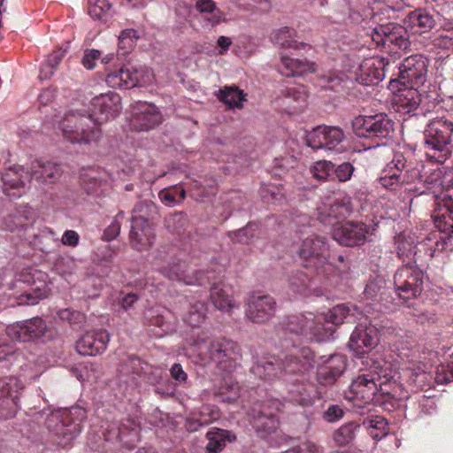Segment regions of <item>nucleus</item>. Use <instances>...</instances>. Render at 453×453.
Returning <instances> with one entry per match:
<instances>
[{"label": "nucleus", "instance_id": "1", "mask_svg": "<svg viewBox=\"0 0 453 453\" xmlns=\"http://www.w3.org/2000/svg\"><path fill=\"white\" fill-rule=\"evenodd\" d=\"M316 357L313 351L308 347H293L282 357L270 356L256 362L250 372L257 378L265 380H281L286 383L296 385V392L289 390L288 399L302 406L311 404V398L303 388L309 372L314 368Z\"/></svg>", "mask_w": 453, "mask_h": 453}, {"label": "nucleus", "instance_id": "2", "mask_svg": "<svg viewBox=\"0 0 453 453\" xmlns=\"http://www.w3.org/2000/svg\"><path fill=\"white\" fill-rule=\"evenodd\" d=\"M360 313L357 306L342 303L333 307L326 314L307 312L289 316L281 326L286 334H293L304 342H321L333 334V326L354 322L357 314Z\"/></svg>", "mask_w": 453, "mask_h": 453}, {"label": "nucleus", "instance_id": "3", "mask_svg": "<svg viewBox=\"0 0 453 453\" xmlns=\"http://www.w3.org/2000/svg\"><path fill=\"white\" fill-rule=\"evenodd\" d=\"M363 363L369 366V372L351 382L347 395V398L358 407L372 402L377 393L385 394L382 387L392 377L390 364L383 359L367 357Z\"/></svg>", "mask_w": 453, "mask_h": 453}, {"label": "nucleus", "instance_id": "4", "mask_svg": "<svg viewBox=\"0 0 453 453\" xmlns=\"http://www.w3.org/2000/svg\"><path fill=\"white\" fill-rule=\"evenodd\" d=\"M194 353L203 364H217L221 369L231 370L241 357L240 346L226 338H198L194 344Z\"/></svg>", "mask_w": 453, "mask_h": 453}, {"label": "nucleus", "instance_id": "5", "mask_svg": "<svg viewBox=\"0 0 453 453\" xmlns=\"http://www.w3.org/2000/svg\"><path fill=\"white\" fill-rule=\"evenodd\" d=\"M63 136L72 143H88L100 135V128L92 114L70 111L59 122Z\"/></svg>", "mask_w": 453, "mask_h": 453}, {"label": "nucleus", "instance_id": "6", "mask_svg": "<svg viewBox=\"0 0 453 453\" xmlns=\"http://www.w3.org/2000/svg\"><path fill=\"white\" fill-rule=\"evenodd\" d=\"M9 294L18 305H35L49 295V288L44 280L31 273H20L9 284Z\"/></svg>", "mask_w": 453, "mask_h": 453}, {"label": "nucleus", "instance_id": "7", "mask_svg": "<svg viewBox=\"0 0 453 453\" xmlns=\"http://www.w3.org/2000/svg\"><path fill=\"white\" fill-rule=\"evenodd\" d=\"M299 256L304 267L316 271L319 275L326 276L333 270L326 237L314 234L305 238L300 247Z\"/></svg>", "mask_w": 453, "mask_h": 453}, {"label": "nucleus", "instance_id": "8", "mask_svg": "<svg viewBox=\"0 0 453 453\" xmlns=\"http://www.w3.org/2000/svg\"><path fill=\"white\" fill-rule=\"evenodd\" d=\"M86 418V411L81 407H73L61 419L52 415L47 419L49 431L57 436L58 444L66 446L81 432V421Z\"/></svg>", "mask_w": 453, "mask_h": 453}, {"label": "nucleus", "instance_id": "9", "mask_svg": "<svg viewBox=\"0 0 453 453\" xmlns=\"http://www.w3.org/2000/svg\"><path fill=\"white\" fill-rule=\"evenodd\" d=\"M354 133L363 138L376 139L383 144V140L391 137L394 133V121L386 113L359 115L353 119Z\"/></svg>", "mask_w": 453, "mask_h": 453}, {"label": "nucleus", "instance_id": "10", "mask_svg": "<svg viewBox=\"0 0 453 453\" xmlns=\"http://www.w3.org/2000/svg\"><path fill=\"white\" fill-rule=\"evenodd\" d=\"M424 136L426 152H433V157L439 152L445 157L449 153V145L453 141V122L444 117L434 118L428 122Z\"/></svg>", "mask_w": 453, "mask_h": 453}, {"label": "nucleus", "instance_id": "11", "mask_svg": "<svg viewBox=\"0 0 453 453\" xmlns=\"http://www.w3.org/2000/svg\"><path fill=\"white\" fill-rule=\"evenodd\" d=\"M425 274L416 265H405L394 275V292L400 300L406 303L418 297L424 289Z\"/></svg>", "mask_w": 453, "mask_h": 453}, {"label": "nucleus", "instance_id": "12", "mask_svg": "<svg viewBox=\"0 0 453 453\" xmlns=\"http://www.w3.org/2000/svg\"><path fill=\"white\" fill-rule=\"evenodd\" d=\"M371 37L377 46L388 47L390 50H406L410 46L407 28L394 22L376 26Z\"/></svg>", "mask_w": 453, "mask_h": 453}, {"label": "nucleus", "instance_id": "13", "mask_svg": "<svg viewBox=\"0 0 453 453\" xmlns=\"http://www.w3.org/2000/svg\"><path fill=\"white\" fill-rule=\"evenodd\" d=\"M344 132L338 127L319 126L308 133L307 145L313 150L342 151Z\"/></svg>", "mask_w": 453, "mask_h": 453}, {"label": "nucleus", "instance_id": "14", "mask_svg": "<svg viewBox=\"0 0 453 453\" xmlns=\"http://www.w3.org/2000/svg\"><path fill=\"white\" fill-rule=\"evenodd\" d=\"M23 388L24 385L18 377L0 378V419H9L16 415L19 391Z\"/></svg>", "mask_w": 453, "mask_h": 453}, {"label": "nucleus", "instance_id": "15", "mask_svg": "<svg viewBox=\"0 0 453 453\" xmlns=\"http://www.w3.org/2000/svg\"><path fill=\"white\" fill-rule=\"evenodd\" d=\"M428 60L422 55L406 58L400 65L398 81L403 86L418 87L426 80Z\"/></svg>", "mask_w": 453, "mask_h": 453}, {"label": "nucleus", "instance_id": "16", "mask_svg": "<svg viewBox=\"0 0 453 453\" xmlns=\"http://www.w3.org/2000/svg\"><path fill=\"white\" fill-rule=\"evenodd\" d=\"M146 73L149 72L142 67L126 65L119 70L108 73L105 81L109 87L128 89L148 82L149 78L145 79Z\"/></svg>", "mask_w": 453, "mask_h": 453}, {"label": "nucleus", "instance_id": "17", "mask_svg": "<svg viewBox=\"0 0 453 453\" xmlns=\"http://www.w3.org/2000/svg\"><path fill=\"white\" fill-rule=\"evenodd\" d=\"M6 332L9 337L18 342H35L45 335L47 325L42 318L35 317L9 326Z\"/></svg>", "mask_w": 453, "mask_h": 453}, {"label": "nucleus", "instance_id": "18", "mask_svg": "<svg viewBox=\"0 0 453 453\" xmlns=\"http://www.w3.org/2000/svg\"><path fill=\"white\" fill-rule=\"evenodd\" d=\"M379 341V332L375 326L359 324L352 332L348 346L356 357H364Z\"/></svg>", "mask_w": 453, "mask_h": 453}, {"label": "nucleus", "instance_id": "19", "mask_svg": "<svg viewBox=\"0 0 453 453\" xmlns=\"http://www.w3.org/2000/svg\"><path fill=\"white\" fill-rule=\"evenodd\" d=\"M122 109L121 97L115 92H108L95 96L91 101L92 116H96V122H101L119 116Z\"/></svg>", "mask_w": 453, "mask_h": 453}, {"label": "nucleus", "instance_id": "20", "mask_svg": "<svg viewBox=\"0 0 453 453\" xmlns=\"http://www.w3.org/2000/svg\"><path fill=\"white\" fill-rule=\"evenodd\" d=\"M278 408H272L265 403H257L250 413V422L257 434L265 438L274 432L278 426L276 411Z\"/></svg>", "mask_w": 453, "mask_h": 453}, {"label": "nucleus", "instance_id": "21", "mask_svg": "<svg viewBox=\"0 0 453 453\" xmlns=\"http://www.w3.org/2000/svg\"><path fill=\"white\" fill-rule=\"evenodd\" d=\"M370 226L361 221H347L334 231V239L347 247L365 243Z\"/></svg>", "mask_w": 453, "mask_h": 453}, {"label": "nucleus", "instance_id": "22", "mask_svg": "<svg viewBox=\"0 0 453 453\" xmlns=\"http://www.w3.org/2000/svg\"><path fill=\"white\" fill-rule=\"evenodd\" d=\"M276 308V302L271 296L253 295L248 300L246 315L253 323H265L275 315Z\"/></svg>", "mask_w": 453, "mask_h": 453}, {"label": "nucleus", "instance_id": "23", "mask_svg": "<svg viewBox=\"0 0 453 453\" xmlns=\"http://www.w3.org/2000/svg\"><path fill=\"white\" fill-rule=\"evenodd\" d=\"M155 238L154 230L148 219L142 217H132L129 240L133 249L138 251L147 250L154 243Z\"/></svg>", "mask_w": 453, "mask_h": 453}, {"label": "nucleus", "instance_id": "24", "mask_svg": "<svg viewBox=\"0 0 453 453\" xmlns=\"http://www.w3.org/2000/svg\"><path fill=\"white\" fill-rule=\"evenodd\" d=\"M161 120V113L154 104L140 103L135 107L130 126L132 129L138 132L149 131L158 126Z\"/></svg>", "mask_w": 453, "mask_h": 453}, {"label": "nucleus", "instance_id": "25", "mask_svg": "<svg viewBox=\"0 0 453 453\" xmlns=\"http://www.w3.org/2000/svg\"><path fill=\"white\" fill-rule=\"evenodd\" d=\"M186 270V264L178 262L164 266L160 272L169 280L183 283L184 285L203 286L210 283V279L203 271H196L192 274H187Z\"/></svg>", "mask_w": 453, "mask_h": 453}, {"label": "nucleus", "instance_id": "26", "mask_svg": "<svg viewBox=\"0 0 453 453\" xmlns=\"http://www.w3.org/2000/svg\"><path fill=\"white\" fill-rule=\"evenodd\" d=\"M317 379L319 384L324 386L333 385L346 369V361L343 356L339 354L330 355L327 357L321 356Z\"/></svg>", "mask_w": 453, "mask_h": 453}, {"label": "nucleus", "instance_id": "27", "mask_svg": "<svg viewBox=\"0 0 453 453\" xmlns=\"http://www.w3.org/2000/svg\"><path fill=\"white\" fill-rule=\"evenodd\" d=\"M110 334L105 329L87 332L76 342V349L83 356H96L106 349Z\"/></svg>", "mask_w": 453, "mask_h": 453}, {"label": "nucleus", "instance_id": "28", "mask_svg": "<svg viewBox=\"0 0 453 453\" xmlns=\"http://www.w3.org/2000/svg\"><path fill=\"white\" fill-rule=\"evenodd\" d=\"M137 425L132 419L125 421L112 422L108 425L104 432L105 441L112 442H123L127 446H131L137 437Z\"/></svg>", "mask_w": 453, "mask_h": 453}, {"label": "nucleus", "instance_id": "29", "mask_svg": "<svg viewBox=\"0 0 453 453\" xmlns=\"http://www.w3.org/2000/svg\"><path fill=\"white\" fill-rule=\"evenodd\" d=\"M61 166L50 161L35 160L31 163L29 174L31 179L43 183H56L62 176Z\"/></svg>", "mask_w": 453, "mask_h": 453}, {"label": "nucleus", "instance_id": "30", "mask_svg": "<svg viewBox=\"0 0 453 453\" xmlns=\"http://www.w3.org/2000/svg\"><path fill=\"white\" fill-rule=\"evenodd\" d=\"M394 289L388 287L386 280L380 276L370 280L364 290V296L367 300L381 303L385 308L395 301Z\"/></svg>", "mask_w": 453, "mask_h": 453}, {"label": "nucleus", "instance_id": "31", "mask_svg": "<svg viewBox=\"0 0 453 453\" xmlns=\"http://www.w3.org/2000/svg\"><path fill=\"white\" fill-rule=\"evenodd\" d=\"M384 77L382 61L377 58H367L359 65L356 80L360 84L371 86L378 84Z\"/></svg>", "mask_w": 453, "mask_h": 453}, {"label": "nucleus", "instance_id": "32", "mask_svg": "<svg viewBox=\"0 0 453 453\" xmlns=\"http://www.w3.org/2000/svg\"><path fill=\"white\" fill-rule=\"evenodd\" d=\"M417 88L407 85L398 89V94L395 97V105L398 112L411 113L421 104V94Z\"/></svg>", "mask_w": 453, "mask_h": 453}, {"label": "nucleus", "instance_id": "33", "mask_svg": "<svg viewBox=\"0 0 453 453\" xmlns=\"http://www.w3.org/2000/svg\"><path fill=\"white\" fill-rule=\"evenodd\" d=\"M403 23L407 31L414 35L425 34L435 26L434 16L421 9L410 12L404 19Z\"/></svg>", "mask_w": 453, "mask_h": 453}, {"label": "nucleus", "instance_id": "34", "mask_svg": "<svg viewBox=\"0 0 453 453\" xmlns=\"http://www.w3.org/2000/svg\"><path fill=\"white\" fill-rule=\"evenodd\" d=\"M353 211V206L349 198L335 201L328 208L319 212L320 220L327 225L334 226L345 219Z\"/></svg>", "mask_w": 453, "mask_h": 453}, {"label": "nucleus", "instance_id": "35", "mask_svg": "<svg viewBox=\"0 0 453 453\" xmlns=\"http://www.w3.org/2000/svg\"><path fill=\"white\" fill-rule=\"evenodd\" d=\"M205 438L208 441L204 450L206 453H220L227 442L236 440V435L230 430L219 427H211L206 433Z\"/></svg>", "mask_w": 453, "mask_h": 453}, {"label": "nucleus", "instance_id": "36", "mask_svg": "<svg viewBox=\"0 0 453 453\" xmlns=\"http://www.w3.org/2000/svg\"><path fill=\"white\" fill-rule=\"evenodd\" d=\"M280 72L286 77L301 76L316 72V65L308 60L292 58L287 56L281 57Z\"/></svg>", "mask_w": 453, "mask_h": 453}, {"label": "nucleus", "instance_id": "37", "mask_svg": "<svg viewBox=\"0 0 453 453\" xmlns=\"http://www.w3.org/2000/svg\"><path fill=\"white\" fill-rule=\"evenodd\" d=\"M220 418L219 410L215 406L204 405L199 411L198 416L187 419L188 429L196 431L206 426Z\"/></svg>", "mask_w": 453, "mask_h": 453}, {"label": "nucleus", "instance_id": "38", "mask_svg": "<svg viewBox=\"0 0 453 453\" xmlns=\"http://www.w3.org/2000/svg\"><path fill=\"white\" fill-rule=\"evenodd\" d=\"M23 359V353L6 338L0 337V363H5L4 367L9 368Z\"/></svg>", "mask_w": 453, "mask_h": 453}, {"label": "nucleus", "instance_id": "39", "mask_svg": "<svg viewBox=\"0 0 453 453\" xmlns=\"http://www.w3.org/2000/svg\"><path fill=\"white\" fill-rule=\"evenodd\" d=\"M440 211L434 216L436 227L443 233H453V200L447 201Z\"/></svg>", "mask_w": 453, "mask_h": 453}, {"label": "nucleus", "instance_id": "40", "mask_svg": "<svg viewBox=\"0 0 453 453\" xmlns=\"http://www.w3.org/2000/svg\"><path fill=\"white\" fill-rule=\"evenodd\" d=\"M289 288L301 295H310L312 288V280L303 272L296 271L289 277Z\"/></svg>", "mask_w": 453, "mask_h": 453}, {"label": "nucleus", "instance_id": "41", "mask_svg": "<svg viewBox=\"0 0 453 453\" xmlns=\"http://www.w3.org/2000/svg\"><path fill=\"white\" fill-rule=\"evenodd\" d=\"M211 300L214 306L223 311H230L234 307V303L231 296L219 285H214L211 288Z\"/></svg>", "mask_w": 453, "mask_h": 453}, {"label": "nucleus", "instance_id": "42", "mask_svg": "<svg viewBox=\"0 0 453 453\" xmlns=\"http://www.w3.org/2000/svg\"><path fill=\"white\" fill-rule=\"evenodd\" d=\"M219 99L230 108L242 107V102L245 101V95L235 86L225 87L219 90Z\"/></svg>", "mask_w": 453, "mask_h": 453}, {"label": "nucleus", "instance_id": "43", "mask_svg": "<svg viewBox=\"0 0 453 453\" xmlns=\"http://www.w3.org/2000/svg\"><path fill=\"white\" fill-rule=\"evenodd\" d=\"M358 427L359 426L353 422L342 425L334 432L333 441L339 447L349 445L354 440Z\"/></svg>", "mask_w": 453, "mask_h": 453}, {"label": "nucleus", "instance_id": "44", "mask_svg": "<svg viewBox=\"0 0 453 453\" xmlns=\"http://www.w3.org/2000/svg\"><path fill=\"white\" fill-rule=\"evenodd\" d=\"M390 169L384 171V175L379 179L380 185L387 189H395L400 183H411L412 180L409 177V172L406 173H391L392 166Z\"/></svg>", "mask_w": 453, "mask_h": 453}, {"label": "nucleus", "instance_id": "45", "mask_svg": "<svg viewBox=\"0 0 453 453\" xmlns=\"http://www.w3.org/2000/svg\"><path fill=\"white\" fill-rule=\"evenodd\" d=\"M65 54V50H58L49 55L48 58L41 67V79H50L55 73L59 63L64 58Z\"/></svg>", "mask_w": 453, "mask_h": 453}, {"label": "nucleus", "instance_id": "46", "mask_svg": "<svg viewBox=\"0 0 453 453\" xmlns=\"http://www.w3.org/2000/svg\"><path fill=\"white\" fill-rule=\"evenodd\" d=\"M295 30L290 27L280 28L273 36V42L282 48L298 49L299 45L304 47L305 44L298 43L295 39Z\"/></svg>", "mask_w": 453, "mask_h": 453}, {"label": "nucleus", "instance_id": "47", "mask_svg": "<svg viewBox=\"0 0 453 453\" xmlns=\"http://www.w3.org/2000/svg\"><path fill=\"white\" fill-rule=\"evenodd\" d=\"M20 171H24V169L20 166H15L14 168H10L8 171L2 173L4 191H7L8 188L19 190L25 187V182L19 173Z\"/></svg>", "mask_w": 453, "mask_h": 453}, {"label": "nucleus", "instance_id": "48", "mask_svg": "<svg viewBox=\"0 0 453 453\" xmlns=\"http://www.w3.org/2000/svg\"><path fill=\"white\" fill-rule=\"evenodd\" d=\"M206 311L207 307L204 303H195L190 305L184 320L191 326H198L204 321Z\"/></svg>", "mask_w": 453, "mask_h": 453}, {"label": "nucleus", "instance_id": "49", "mask_svg": "<svg viewBox=\"0 0 453 453\" xmlns=\"http://www.w3.org/2000/svg\"><path fill=\"white\" fill-rule=\"evenodd\" d=\"M138 38L136 30L132 28L123 30L119 36V55H127L134 48Z\"/></svg>", "mask_w": 453, "mask_h": 453}, {"label": "nucleus", "instance_id": "50", "mask_svg": "<svg viewBox=\"0 0 453 453\" xmlns=\"http://www.w3.org/2000/svg\"><path fill=\"white\" fill-rule=\"evenodd\" d=\"M311 173L315 179L321 181L333 180V163L326 160L318 161L311 168Z\"/></svg>", "mask_w": 453, "mask_h": 453}, {"label": "nucleus", "instance_id": "51", "mask_svg": "<svg viewBox=\"0 0 453 453\" xmlns=\"http://www.w3.org/2000/svg\"><path fill=\"white\" fill-rule=\"evenodd\" d=\"M239 386L236 382L231 379L224 380L219 388L216 395L222 397L223 401L232 402L234 401L238 396Z\"/></svg>", "mask_w": 453, "mask_h": 453}, {"label": "nucleus", "instance_id": "52", "mask_svg": "<svg viewBox=\"0 0 453 453\" xmlns=\"http://www.w3.org/2000/svg\"><path fill=\"white\" fill-rule=\"evenodd\" d=\"M281 95L285 98L292 99L298 105L305 104L308 97L304 86L300 84L286 88L281 91Z\"/></svg>", "mask_w": 453, "mask_h": 453}, {"label": "nucleus", "instance_id": "53", "mask_svg": "<svg viewBox=\"0 0 453 453\" xmlns=\"http://www.w3.org/2000/svg\"><path fill=\"white\" fill-rule=\"evenodd\" d=\"M354 171L355 167L349 162H343L338 165L333 163V180L335 177L340 182H345L350 180Z\"/></svg>", "mask_w": 453, "mask_h": 453}, {"label": "nucleus", "instance_id": "54", "mask_svg": "<svg viewBox=\"0 0 453 453\" xmlns=\"http://www.w3.org/2000/svg\"><path fill=\"white\" fill-rule=\"evenodd\" d=\"M281 453H324V449L315 442L307 441L293 446Z\"/></svg>", "mask_w": 453, "mask_h": 453}, {"label": "nucleus", "instance_id": "55", "mask_svg": "<svg viewBox=\"0 0 453 453\" xmlns=\"http://www.w3.org/2000/svg\"><path fill=\"white\" fill-rule=\"evenodd\" d=\"M391 164L394 165L395 171L392 170L391 173H406V172H409V177L412 181L417 179L419 175V173L417 169L411 168V170L406 169L407 165L404 157L403 155H396L394 159L392 160Z\"/></svg>", "mask_w": 453, "mask_h": 453}, {"label": "nucleus", "instance_id": "56", "mask_svg": "<svg viewBox=\"0 0 453 453\" xmlns=\"http://www.w3.org/2000/svg\"><path fill=\"white\" fill-rule=\"evenodd\" d=\"M253 225L248 224L245 227L240 228L234 232H230L228 236L233 242L248 243L253 237Z\"/></svg>", "mask_w": 453, "mask_h": 453}, {"label": "nucleus", "instance_id": "57", "mask_svg": "<svg viewBox=\"0 0 453 453\" xmlns=\"http://www.w3.org/2000/svg\"><path fill=\"white\" fill-rule=\"evenodd\" d=\"M156 211V206L151 201H139L133 209V217H142L144 219Z\"/></svg>", "mask_w": 453, "mask_h": 453}, {"label": "nucleus", "instance_id": "58", "mask_svg": "<svg viewBox=\"0 0 453 453\" xmlns=\"http://www.w3.org/2000/svg\"><path fill=\"white\" fill-rule=\"evenodd\" d=\"M343 410L337 404H331L323 413V418L329 422H336L343 417Z\"/></svg>", "mask_w": 453, "mask_h": 453}, {"label": "nucleus", "instance_id": "59", "mask_svg": "<svg viewBox=\"0 0 453 453\" xmlns=\"http://www.w3.org/2000/svg\"><path fill=\"white\" fill-rule=\"evenodd\" d=\"M187 218L182 213H175L167 219V226L180 234V228L185 225Z\"/></svg>", "mask_w": 453, "mask_h": 453}, {"label": "nucleus", "instance_id": "60", "mask_svg": "<svg viewBox=\"0 0 453 453\" xmlns=\"http://www.w3.org/2000/svg\"><path fill=\"white\" fill-rule=\"evenodd\" d=\"M123 369H125L126 373L133 372L139 374L143 368L141 359L137 357L131 356L125 361Z\"/></svg>", "mask_w": 453, "mask_h": 453}, {"label": "nucleus", "instance_id": "61", "mask_svg": "<svg viewBox=\"0 0 453 453\" xmlns=\"http://www.w3.org/2000/svg\"><path fill=\"white\" fill-rule=\"evenodd\" d=\"M121 224L119 220H112L110 226L104 230L103 239L106 242L114 240L120 233Z\"/></svg>", "mask_w": 453, "mask_h": 453}, {"label": "nucleus", "instance_id": "62", "mask_svg": "<svg viewBox=\"0 0 453 453\" xmlns=\"http://www.w3.org/2000/svg\"><path fill=\"white\" fill-rule=\"evenodd\" d=\"M101 57V52L97 50H89L84 53L82 64L87 69L95 67L94 61Z\"/></svg>", "mask_w": 453, "mask_h": 453}, {"label": "nucleus", "instance_id": "63", "mask_svg": "<svg viewBox=\"0 0 453 453\" xmlns=\"http://www.w3.org/2000/svg\"><path fill=\"white\" fill-rule=\"evenodd\" d=\"M196 9L200 13H213L217 9V5L213 0H197Z\"/></svg>", "mask_w": 453, "mask_h": 453}, {"label": "nucleus", "instance_id": "64", "mask_svg": "<svg viewBox=\"0 0 453 453\" xmlns=\"http://www.w3.org/2000/svg\"><path fill=\"white\" fill-rule=\"evenodd\" d=\"M80 236L77 232L73 230H66L62 236V242L64 245L75 247L78 245Z\"/></svg>", "mask_w": 453, "mask_h": 453}]
</instances>
